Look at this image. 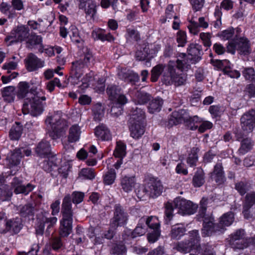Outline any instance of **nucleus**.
I'll return each mask as SVG.
<instances>
[{
  "label": "nucleus",
  "instance_id": "nucleus-61",
  "mask_svg": "<svg viewBox=\"0 0 255 255\" xmlns=\"http://www.w3.org/2000/svg\"><path fill=\"white\" fill-rule=\"evenodd\" d=\"M210 113L213 117L220 116L223 112V109L218 106H211L209 109Z\"/></svg>",
  "mask_w": 255,
  "mask_h": 255
},
{
  "label": "nucleus",
  "instance_id": "nucleus-42",
  "mask_svg": "<svg viewBox=\"0 0 255 255\" xmlns=\"http://www.w3.org/2000/svg\"><path fill=\"white\" fill-rule=\"evenodd\" d=\"M69 36L71 41L75 43H80L82 41V38L79 35V31L77 28L72 25L70 28Z\"/></svg>",
  "mask_w": 255,
  "mask_h": 255
},
{
  "label": "nucleus",
  "instance_id": "nucleus-16",
  "mask_svg": "<svg viewBox=\"0 0 255 255\" xmlns=\"http://www.w3.org/2000/svg\"><path fill=\"white\" fill-rule=\"evenodd\" d=\"M241 123L243 130L247 133L251 132L255 127V110H252L244 114Z\"/></svg>",
  "mask_w": 255,
  "mask_h": 255
},
{
  "label": "nucleus",
  "instance_id": "nucleus-26",
  "mask_svg": "<svg viewBox=\"0 0 255 255\" xmlns=\"http://www.w3.org/2000/svg\"><path fill=\"white\" fill-rule=\"evenodd\" d=\"M136 183L134 176L125 175L120 179V185L122 189L127 193L131 192L134 188Z\"/></svg>",
  "mask_w": 255,
  "mask_h": 255
},
{
  "label": "nucleus",
  "instance_id": "nucleus-6",
  "mask_svg": "<svg viewBox=\"0 0 255 255\" xmlns=\"http://www.w3.org/2000/svg\"><path fill=\"white\" fill-rule=\"evenodd\" d=\"M32 96L29 103H24L22 107L23 114H29L32 116L40 115L43 111V105L40 100L45 101V92L40 88H32Z\"/></svg>",
  "mask_w": 255,
  "mask_h": 255
},
{
  "label": "nucleus",
  "instance_id": "nucleus-41",
  "mask_svg": "<svg viewBox=\"0 0 255 255\" xmlns=\"http://www.w3.org/2000/svg\"><path fill=\"white\" fill-rule=\"evenodd\" d=\"M95 177V173L91 168H86L81 170L79 173V177L82 179H93Z\"/></svg>",
  "mask_w": 255,
  "mask_h": 255
},
{
  "label": "nucleus",
  "instance_id": "nucleus-54",
  "mask_svg": "<svg viewBox=\"0 0 255 255\" xmlns=\"http://www.w3.org/2000/svg\"><path fill=\"white\" fill-rule=\"evenodd\" d=\"M207 204V200L206 198H203L200 201V216L203 218V221H204L205 218H207L209 220L211 216H207L205 214L206 210V205Z\"/></svg>",
  "mask_w": 255,
  "mask_h": 255
},
{
  "label": "nucleus",
  "instance_id": "nucleus-4",
  "mask_svg": "<svg viewBox=\"0 0 255 255\" xmlns=\"http://www.w3.org/2000/svg\"><path fill=\"white\" fill-rule=\"evenodd\" d=\"M61 111L50 114L45 120V124L49 128L48 134L52 139L60 137L68 127V122L62 117Z\"/></svg>",
  "mask_w": 255,
  "mask_h": 255
},
{
  "label": "nucleus",
  "instance_id": "nucleus-43",
  "mask_svg": "<svg viewBox=\"0 0 255 255\" xmlns=\"http://www.w3.org/2000/svg\"><path fill=\"white\" fill-rule=\"evenodd\" d=\"M104 183L106 185H111L116 178V172L114 169H111L103 176Z\"/></svg>",
  "mask_w": 255,
  "mask_h": 255
},
{
  "label": "nucleus",
  "instance_id": "nucleus-35",
  "mask_svg": "<svg viewBox=\"0 0 255 255\" xmlns=\"http://www.w3.org/2000/svg\"><path fill=\"white\" fill-rule=\"evenodd\" d=\"M22 132V126L18 123H15L11 127L9 135L11 140H18L20 137Z\"/></svg>",
  "mask_w": 255,
  "mask_h": 255
},
{
  "label": "nucleus",
  "instance_id": "nucleus-40",
  "mask_svg": "<svg viewBox=\"0 0 255 255\" xmlns=\"http://www.w3.org/2000/svg\"><path fill=\"white\" fill-rule=\"evenodd\" d=\"M205 182L204 173L202 170H198L193 177L192 183L194 187H199Z\"/></svg>",
  "mask_w": 255,
  "mask_h": 255
},
{
  "label": "nucleus",
  "instance_id": "nucleus-2",
  "mask_svg": "<svg viewBox=\"0 0 255 255\" xmlns=\"http://www.w3.org/2000/svg\"><path fill=\"white\" fill-rule=\"evenodd\" d=\"M197 205L189 200L181 198H176L173 203L167 202L165 205V222L168 224L172 220L174 209L182 215L194 214L197 209Z\"/></svg>",
  "mask_w": 255,
  "mask_h": 255
},
{
  "label": "nucleus",
  "instance_id": "nucleus-51",
  "mask_svg": "<svg viewBox=\"0 0 255 255\" xmlns=\"http://www.w3.org/2000/svg\"><path fill=\"white\" fill-rule=\"evenodd\" d=\"M176 41L179 46H184L187 42L186 32L182 30H179L177 33Z\"/></svg>",
  "mask_w": 255,
  "mask_h": 255
},
{
  "label": "nucleus",
  "instance_id": "nucleus-3",
  "mask_svg": "<svg viewBox=\"0 0 255 255\" xmlns=\"http://www.w3.org/2000/svg\"><path fill=\"white\" fill-rule=\"evenodd\" d=\"M234 220V215L231 212L224 214L217 225L214 224V219L212 217H210L209 220L205 218L202 229L203 236H210L214 233H223L226 230V227L230 226Z\"/></svg>",
  "mask_w": 255,
  "mask_h": 255
},
{
  "label": "nucleus",
  "instance_id": "nucleus-58",
  "mask_svg": "<svg viewBox=\"0 0 255 255\" xmlns=\"http://www.w3.org/2000/svg\"><path fill=\"white\" fill-rule=\"evenodd\" d=\"M126 249L124 245L122 244L115 245L113 248L111 253L115 255H122L125 253Z\"/></svg>",
  "mask_w": 255,
  "mask_h": 255
},
{
  "label": "nucleus",
  "instance_id": "nucleus-28",
  "mask_svg": "<svg viewBox=\"0 0 255 255\" xmlns=\"http://www.w3.org/2000/svg\"><path fill=\"white\" fill-rule=\"evenodd\" d=\"M211 178L219 184L224 182V175L221 163H218L215 165L214 171L211 173Z\"/></svg>",
  "mask_w": 255,
  "mask_h": 255
},
{
  "label": "nucleus",
  "instance_id": "nucleus-64",
  "mask_svg": "<svg viewBox=\"0 0 255 255\" xmlns=\"http://www.w3.org/2000/svg\"><path fill=\"white\" fill-rule=\"evenodd\" d=\"M72 201L74 204H79L83 200L84 197V193L80 192H74L72 194Z\"/></svg>",
  "mask_w": 255,
  "mask_h": 255
},
{
  "label": "nucleus",
  "instance_id": "nucleus-21",
  "mask_svg": "<svg viewBox=\"0 0 255 255\" xmlns=\"http://www.w3.org/2000/svg\"><path fill=\"white\" fill-rule=\"evenodd\" d=\"M255 201V193L252 192L247 194L244 205L243 213L245 218L247 219L255 218V213H251L254 210L252 206L254 204Z\"/></svg>",
  "mask_w": 255,
  "mask_h": 255
},
{
  "label": "nucleus",
  "instance_id": "nucleus-8",
  "mask_svg": "<svg viewBox=\"0 0 255 255\" xmlns=\"http://www.w3.org/2000/svg\"><path fill=\"white\" fill-rule=\"evenodd\" d=\"M189 240L178 242L174 249L183 254H186L193 249H197L200 240L198 231L196 230L191 231L189 232Z\"/></svg>",
  "mask_w": 255,
  "mask_h": 255
},
{
  "label": "nucleus",
  "instance_id": "nucleus-49",
  "mask_svg": "<svg viewBox=\"0 0 255 255\" xmlns=\"http://www.w3.org/2000/svg\"><path fill=\"white\" fill-rule=\"evenodd\" d=\"M159 226V223H158L157 228H150L151 229H153V231L152 233L148 235L147 239L149 243H154L158 240L160 236Z\"/></svg>",
  "mask_w": 255,
  "mask_h": 255
},
{
  "label": "nucleus",
  "instance_id": "nucleus-19",
  "mask_svg": "<svg viewBox=\"0 0 255 255\" xmlns=\"http://www.w3.org/2000/svg\"><path fill=\"white\" fill-rule=\"evenodd\" d=\"M127 220V214L124 212L121 206L116 205L115 207L114 216L110 223L112 227L124 226L126 224Z\"/></svg>",
  "mask_w": 255,
  "mask_h": 255
},
{
  "label": "nucleus",
  "instance_id": "nucleus-31",
  "mask_svg": "<svg viewBox=\"0 0 255 255\" xmlns=\"http://www.w3.org/2000/svg\"><path fill=\"white\" fill-rule=\"evenodd\" d=\"M135 104L143 105L150 99V95L143 91H136L131 96Z\"/></svg>",
  "mask_w": 255,
  "mask_h": 255
},
{
  "label": "nucleus",
  "instance_id": "nucleus-45",
  "mask_svg": "<svg viewBox=\"0 0 255 255\" xmlns=\"http://www.w3.org/2000/svg\"><path fill=\"white\" fill-rule=\"evenodd\" d=\"M148 46L144 45L143 47L138 49L135 53V57L138 60H144L149 54Z\"/></svg>",
  "mask_w": 255,
  "mask_h": 255
},
{
  "label": "nucleus",
  "instance_id": "nucleus-10",
  "mask_svg": "<svg viewBox=\"0 0 255 255\" xmlns=\"http://www.w3.org/2000/svg\"><path fill=\"white\" fill-rule=\"evenodd\" d=\"M29 35L28 28L22 25L13 29L10 34L5 37V41L7 45H10L14 43L24 41Z\"/></svg>",
  "mask_w": 255,
  "mask_h": 255
},
{
  "label": "nucleus",
  "instance_id": "nucleus-36",
  "mask_svg": "<svg viewBox=\"0 0 255 255\" xmlns=\"http://www.w3.org/2000/svg\"><path fill=\"white\" fill-rule=\"evenodd\" d=\"M185 232L186 229L182 225L173 226L170 233L171 237L174 239L179 240L185 234Z\"/></svg>",
  "mask_w": 255,
  "mask_h": 255
},
{
  "label": "nucleus",
  "instance_id": "nucleus-18",
  "mask_svg": "<svg viewBox=\"0 0 255 255\" xmlns=\"http://www.w3.org/2000/svg\"><path fill=\"white\" fill-rule=\"evenodd\" d=\"M79 7L80 9H84L86 16L91 19H94L97 14V4L93 0H78Z\"/></svg>",
  "mask_w": 255,
  "mask_h": 255
},
{
  "label": "nucleus",
  "instance_id": "nucleus-47",
  "mask_svg": "<svg viewBox=\"0 0 255 255\" xmlns=\"http://www.w3.org/2000/svg\"><path fill=\"white\" fill-rule=\"evenodd\" d=\"M201 122H202V120L197 116L190 117L189 115V119L187 122H186V123L188 124L191 130L196 129L198 127V125L196 124L198 123H201Z\"/></svg>",
  "mask_w": 255,
  "mask_h": 255
},
{
  "label": "nucleus",
  "instance_id": "nucleus-57",
  "mask_svg": "<svg viewBox=\"0 0 255 255\" xmlns=\"http://www.w3.org/2000/svg\"><path fill=\"white\" fill-rule=\"evenodd\" d=\"M224 73L233 78H238L241 75L240 73L238 71L231 70L230 64L224 69Z\"/></svg>",
  "mask_w": 255,
  "mask_h": 255
},
{
  "label": "nucleus",
  "instance_id": "nucleus-37",
  "mask_svg": "<svg viewBox=\"0 0 255 255\" xmlns=\"http://www.w3.org/2000/svg\"><path fill=\"white\" fill-rule=\"evenodd\" d=\"M15 88L13 86H8L3 88L2 91V96L4 101L10 103L14 101L15 93Z\"/></svg>",
  "mask_w": 255,
  "mask_h": 255
},
{
  "label": "nucleus",
  "instance_id": "nucleus-52",
  "mask_svg": "<svg viewBox=\"0 0 255 255\" xmlns=\"http://www.w3.org/2000/svg\"><path fill=\"white\" fill-rule=\"evenodd\" d=\"M33 208L31 205H25L21 208L20 214L23 217H29L33 215Z\"/></svg>",
  "mask_w": 255,
  "mask_h": 255
},
{
  "label": "nucleus",
  "instance_id": "nucleus-38",
  "mask_svg": "<svg viewBox=\"0 0 255 255\" xmlns=\"http://www.w3.org/2000/svg\"><path fill=\"white\" fill-rule=\"evenodd\" d=\"M163 105V101L162 99L156 98L152 100L148 107V109L150 113L158 112L160 111Z\"/></svg>",
  "mask_w": 255,
  "mask_h": 255
},
{
  "label": "nucleus",
  "instance_id": "nucleus-23",
  "mask_svg": "<svg viewBox=\"0 0 255 255\" xmlns=\"http://www.w3.org/2000/svg\"><path fill=\"white\" fill-rule=\"evenodd\" d=\"M26 67L28 71H34L44 66V61L32 53L29 54L25 59Z\"/></svg>",
  "mask_w": 255,
  "mask_h": 255
},
{
  "label": "nucleus",
  "instance_id": "nucleus-17",
  "mask_svg": "<svg viewBox=\"0 0 255 255\" xmlns=\"http://www.w3.org/2000/svg\"><path fill=\"white\" fill-rule=\"evenodd\" d=\"M22 153L28 156L31 154V151L29 149H15L6 158L7 164L9 168L17 166L19 164Z\"/></svg>",
  "mask_w": 255,
  "mask_h": 255
},
{
  "label": "nucleus",
  "instance_id": "nucleus-24",
  "mask_svg": "<svg viewBox=\"0 0 255 255\" xmlns=\"http://www.w3.org/2000/svg\"><path fill=\"white\" fill-rule=\"evenodd\" d=\"M18 90L17 96L18 99H24V103H29L32 96V89L29 90V86L28 83L21 82L18 84Z\"/></svg>",
  "mask_w": 255,
  "mask_h": 255
},
{
  "label": "nucleus",
  "instance_id": "nucleus-11",
  "mask_svg": "<svg viewBox=\"0 0 255 255\" xmlns=\"http://www.w3.org/2000/svg\"><path fill=\"white\" fill-rule=\"evenodd\" d=\"M157 225L158 221L156 217L142 218L139 220L137 226L132 233V237L135 238L145 234L147 226L149 228H157Z\"/></svg>",
  "mask_w": 255,
  "mask_h": 255
},
{
  "label": "nucleus",
  "instance_id": "nucleus-34",
  "mask_svg": "<svg viewBox=\"0 0 255 255\" xmlns=\"http://www.w3.org/2000/svg\"><path fill=\"white\" fill-rule=\"evenodd\" d=\"M26 41V46L30 49L34 48L36 47H38L39 48L42 46V38L39 35H31L27 38Z\"/></svg>",
  "mask_w": 255,
  "mask_h": 255
},
{
  "label": "nucleus",
  "instance_id": "nucleus-22",
  "mask_svg": "<svg viewBox=\"0 0 255 255\" xmlns=\"http://www.w3.org/2000/svg\"><path fill=\"white\" fill-rule=\"evenodd\" d=\"M11 184V188L16 194L22 193L26 195L34 188V186L30 183L27 184L26 186L22 185V181L17 177L13 179Z\"/></svg>",
  "mask_w": 255,
  "mask_h": 255
},
{
  "label": "nucleus",
  "instance_id": "nucleus-9",
  "mask_svg": "<svg viewBox=\"0 0 255 255\" xmlns=\"http://www.w3.org/2000/svg\"><path fill=\"white\" fill-rule=\"evenodd\" d=\"M163 187L161 181L157 178L147 176L145 179L143 192L148 196L154 198L161 195Z\"/></svg>",
  "mask_w": 255,
  "mask_h": 255
},
{
  "label": "nucleus",
  "instance_id": "nucleus-25",
  "mask_svg": "<svg viewBox=\"0 0 255 255\" xmlns=\"http://www.w3.org/2000/svg\"><path fill=\"white\" fill-rule=\"evenodd\" d=\"M188 119V113L184 110H180L172 113L169 122L171 125H177L182 123H186Z\"/></svg>",
  "mask_w": 255,
  "mask_h": 255
},
{
  "label": "nucleus",
  "instance_id": "nucleus-55",
  "mask_svg": "<svg viewBox=\"0 0 255 255\" xmlns=\"http://www.w3.org/2000/svg\"><path fill=\"white\" fill-rule=\"evenodd\" d=\"M190 23L187 26L190 33L194 35H196L199 32V27L198 24L194 21L193 19L189 20Z\"/></svg>",
  "mask_w": 255,
  "mask_h": 255
},
{
  "label": "nucleus",
  "instance_id": "nucleus-7",
  "mask_svg": "<svg viewBox=\"0 0 255 255\" xmlns=\"http://www.w3.org/2000/svg\"><path fill=\"white\" fill-rule=\"evenodd\" d=\"M145 113L141 109L136 108L132 112L129 119L130 136L134 139L140 138L144 132V120Z\"/></svg>",
  "mask_w": 255,
  "mask_h": 255
},
{
  "label": "nucleus",
  "instance_id": "nucleus-48",
  "mask_svg": "<svg viewBox=\"0 0 255 255\" xmlns=\"http://www.w3.org/2000/svg\"><path fill=\"white\" fill-rule=\"evenodd\" d=\"M120 76L127 82H135L139 80L138 75L132 71H128L124 73L123 76L120 74Z\"/></svg>",
  "mask_w": 255,
  "mask_h": 255
},
{
  "label": "nucleus",
  "instance_id": "nucleus-13",
  "mask_svg": "<svg viewBox=\"0 0 255 255\" xmlns=\"http://www.w3.org/2000/svg\"><path fill=\"white\" fill-rule=\"evenodd\" d=\"M227 48V51L232 54H234L236 50H238L241 54H248L250 51L249 41L245 38L232 40L228 42Z\"/></svg>",
  "mask_w": 255,
  "mask_h": 255
},
{
  "label": "nucleus",
  "instance_id": "nucleus-59",
  "mask_svg": "<svg viewBox=\"0 0 255 255\" xmlns=\"http://www.w3.org/2000/svg\"><path fill=\"white\" fill-rule=\"evenodd\" d=\"M243 75L246 79L252 80L255 77V70L251 67L246 68L243 71Z\"/></svg>",
  "mask_w": 255,
  "mask_h": 255
},
{
  "label": "nucleus",
  "instance_id": "nucleus-29",
  "mask_svg": "<svg viewBox=\"0 0 255 255\" xmlns=\"http://www.w3.org/2000/svg\"><path fill=\"white\" fill-rule=\"evenodd\" d=\"M37 154L41 157H46L50 153V145L49 142L42 140L35 148Z\"/></svg>",
  "mask_w": 255,
  "mask_h": 255
},
{
  "label": "nucleus",
  "instance_id": "nucleus-56",
  "mask_svg": "<svg viewBox=\"0 0 255 255\" xmlns=\"http://www.w3.org/2000/svg\"><path fill=\"white\" fill-rule=\"evenodd\" d=\"M235 188L241 195H243L249 190V185L247 183L241 182L236 184Z\"/></svg>",
  "mask_w": 255,
  "mask_h": 255
},
{
  "label": "nucleus",
  "instance_id": "nucleus-20",
  "mask_svg": "<svg viewBox=\"0 0 255 255\" xmlns=\"http://www.w3.org/2000/svg\"><path fill=\"white\" fill-rule=\"evenodd\" d=\"M86 66L83 61L80 59L72 63L71 70V82L73 84H78L79 79L83 74V69Z\"/></svg>",
  "mask_w": 255,
  "mask_h": 255
},
{
  "label": "nucleus",
  "instance_id": "nucleus-63",
  "mask_svg": "<svg viewBox=\"0 0 255 255\" xmlns=\"http://www.w3.org/2000/svg\"><path fill=\"white\" fill-rule=\"evenodd\" d=\"M50 244L54 250H57L60 249L63 244L60 238L54 237L50 241Z\"/></svg>",
  "mask_w": 255,
  "mask_h": 255
},
{
  "label": "nucleus",
  "instance_id": "nucleus-33",
  "mask_svg": "<svg viewBox=\"0 0 255 255\" xmlns=\"http://www.w3.org/2000/svg\"><path fill=\"white\" fill-rule=\"evenodd\" d=\"M199 151L200 148L197 146L193 147L191 149L187 158V163L190 166L193 167L196 165L198 160V153Z\"/></svg>",
  "mask_w": 255,
  "mask_h": 255
},
{
  "label": "nucleus",
  "instance_id": "nucleus-62",
  "mask_svg": "<svg viewBox=\"0 0 255 255\" xmlns=\"http://www.w3.org/2000/svg\"><path fill=\"white\" fill-rule=\"evenodd\" d=\"M106 30L101 28H98L92 31V35L95 38L103 41Z\"/></svg>",
  "mask_w": 255,
  "mask_h": 255
},
{
  "label": "nucleus",
  "instance_id": "nucleus-5",
  "mask_svg": "<svg viewBox=\"0 0 255 255\" xmlns=\"http://www.w3.org/2000/svg\"><path fill=\"white\" fill-rule=\"evenodd\" d=\"M61 212L63 217L60 221L59 234L61 237H65L69 236L72 230L73 211L70 195H66L63 199Z\"/></svg>",
  "mask_w": 255,
  "mask_h": 255
},
{
  "label": "nucleus",
  "instance_id": "nucleus-27",
  "mask_svg": "<svg viewBox=\"0 0 255 255\" xmlns=\"http://www.w3.org/2000/svg\"><path fill=\"white\" fill-rule=\"evenodd\" d=\"M95 134L99 139L102 140H109L112 138L110 130L105 125L103 124L96 128Z\"/></svg>",
  "mask_w": 255,
  "mask_h": 255
},
{
  "label": "nucleus",
  "instance_id": "nucleus-30",
  "mask_svg": "<svg viewBox=\"0 0 255 255\" xmlns=\"http://www.w3.org/2000/svg\"><path fill=\"white\" fill-rule=\"evenodd\" d=\"M81 132V128L78 125H72L69 130L68 141L75 142L78 141L80 138Z\"/></svg>",
  "mask_w": 255,
  "mask_h": 255
},
{
  "label": "nucleus",
  "instance_id": "nucleus-12",
  "mask_svg": "<svg viewBox=\"0 0 255 255\" xmlns=\"http://www.w3.org/2000/svg\"><path fill=\"white\" fill-rule=\"evenodd\" d=\"M6 219L4 213H0V231L3 230V227L7 231H11L15 234L18 233L22 228L21 219L18 218L10 219L5 222Z\"/></svg>",
  "mask_w": 255,
  "mask_h": 255
},
{
  "label": "nucleus",
  "instance_id": "nucleus-14",
  "mask_svg": "<svg viewBox=\"0 0 255 255\" xmlns=\"http://www.w3.org/2000/svg\"><path fill=\"white\" fill-rule=\"evenodd\" d=\"M107 93L110 100L116 105H124L128 102V99L125 95L121 92V88L115 85L109 86Z\"/></svg>",
  "mask_w": 255,
  "mask_h": 255
},
{
  "label": "nucleus",
  "instance_id": "nucleus-15",
  "mask_svg": "<svg viewBox=\"0 0 255 255\" xmlns=\"http://www.w3.org/2000/svg\"><path fill=\"white\" fill-rule=\"evenodd\" d=\"M244 235L243 230H239L232 235L230 243L233 249H243L248 247L249 241L244 238Z\"/></svg>",
  "mask_w": 255,
  "mask_h": 255
},
{
  "label": "nucleus",
  "instance_id": "nucleus-46",
  "mask_svg": "<svg viewBox=\"0 0 255 255\" xmlns=\"http://www.w3.org/2000/svg\"><path fill=\"white\" fill-rule=\"evenodd\" d=\"M94 72L91 71L83 77L81 80L82 84L80 86L82 90H84L89 87L90 83L94 79Z\"/></svg>",
  "mask_w": 255,
  "mask_h": 255
},
{
  "label": "nucleus",
  "instance_id": "nucleus-53",
  "mask_svg": "<svg viewBox=\"0 0 255 255\" xmlns=\"http://www.w3.org/2000/svg\"><path fill=\"white\" fill-rule=\"evenodd\" d=\"M127 38L128 40L138 41L140 39L139 33L134 29L128 28L127 30Z\"/></svg>",
  "mask_w": 255,
  "mask_h": 255
},
{
  "label": "nucleus",
  "instance_id": "nucleus-44",
  "mask_svg": "<svg viewBox=\"0 0 255 255\" xmlns=\"http://www.w3.org/2000/svg\"><path fill=\"white\" fill-rule=\"evenodd\" d=\"M253 143L249 138L244 139L241 143V146L238 151L240 154H245L252 147Z\"/></svg>",
  "mask_w": 255,
  "mask_h": 255
},
{
  "label": "nucleus",
  "instance_id": "nucleus-60",
  "mask_svg": "<svg viewBox=\"0 0 255 255\" xmlns=\"http://www.w3.org/2000/svg\"><path fill=\"white\" fill-rule=\"evenodd\" d=\"M211 37L209 33L202 32L200 34V38L206 47H210L211 45Z\"/></svg>",
  "mask_w": 255,
  "mask_h": 255
},
{
  "label": "nucleus",
  "instance_id": "nucleus-1",
  "mask_svg": "<svg viewBox=\"0 0 255 255\" xmlns=\"http://www.w3.org/2000/svg\"><path fill=\"white\" fill-rule=\"evenodd\" d=\"M176 62L170 61L167 66L158 64L151 70V80L157 81L159 76L162 75V81L167 85L174 84L175 86L183 85L186 83L187 75L183 71L188 68L187 59L185 54H182Z\"/></svg>",
  "mask_w": 255,
  "mask_h": 255
},
{
  "label": "nucleus",
  "instance_id": "nucleus-50",
  "mask_svg": "<svg viewBox=\"0 0 255 255\" xmlns=\"http://www.w3.org/2000/svg\"><path fill=\"white\" fill-rule=\"evenodd\" d=\"M211 63L213 66L222 70L223 72L224 71V69L230 64L229 61L227 60H220L212 59Z\"/></svg>",
  "mask_w": 255,
  "mask_h": 255
},
{
  "label": "nucleus",
  "instance_id": "nucleus-39",
  "mask_svg": "<svg viewBox=\"0 0 255 255\" xmlns=\"http://www.w3.org/2000/svg\"><path fill=\"white\" fill-rule=\"evenodd\" d=\"M126 154V145L121 141L117 142V145L114 150V155L116 157L123 158Z\"/></svg>",
  "mask_w": 255,
  "mask_h": 255
},
{
  "label": "nucleus",
  "instance_id": "nucleus-32",
  "mask_svg": "<svg viewBox=\"0 0 255 255\" xmlns=\"http://www.w3.org/2000/svg\"><path fill=\"white\" fill-rule=\"evenodd\" d=\"M189 55H191L196 61L201 59L202 54L201 46L198 44H191L187 49Z\"/></svg>",
  "mask_w": 255,
  "mask_h": 255
}]
</instances>
